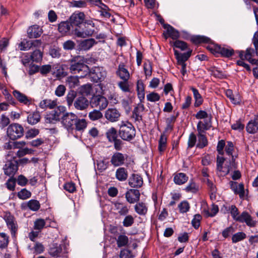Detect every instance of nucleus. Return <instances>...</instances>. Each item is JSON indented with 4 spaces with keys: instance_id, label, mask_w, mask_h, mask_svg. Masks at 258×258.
<instances>
[{
    "instance_id": "1",
    "label": "nucleus",
    "mask_w": 258,
    "mask_h": 258,
    "mask_svg": "<svg viewBox=\"0 0 258 258\" xmlns=\"http://www.w3.org/2000/svg\"><path fill=\"white\" fill-rule=\"evenodd\" d=\"M70 70L73 74H79V77L84 78L89 75L90 69L85 64L80 56H77L69 60Z\"/></svg>"
},
{
    "instance_id": "2",
    "label": "nucleus",
    "mask_w": 258,
    "mask_h": 258,
    "mask_svg": "<svg viewBox=\"0 0 258 258\" xmlns=\"http://www.w3.org/2000/svg\"><path fill=\"white\" fill-rule=\"evenodd\" d=\"M119 125V133L122 139L129 141L135 138L136 130L131 122L122 121Z\"/></svg>"
},
{
    "instance_id": "3",
    "label": "nucleus",
    "mask_w": 258,
    "mask_h": 258,
    "mask_svg": "<svg viewBox=\"0 0 258 258\" xmlns=\"http://www.w3.org/2000/svg\"><path fill=\"white\" fill-rule=\"evenodd\" d=\"M66 111V107L63 106H59L49 113L45 116V122L48 123H54L58 121L61 115L64 114Z\"/></svg>"
},
{
    "instance_id": "4",
    "label": "nucleus",
    "mask_w": 258,
    "mask_h": 258,
    "mask_svg": "<svg viewBox=\"0 0 258 258\" xmlns=\"http://www.w3.org/2000/svg\"><path fill=\"white\" fill-rule=\"evenodd\" d=\"M7 134L11 139L15 140L23 136L24 128L18 123H13L8 126Z\"/></svg>"
},
{
    "instance_id": "5",
    "label": "nucleus",
    "mask_w": 258,
    "mask_h": 258,
    "mask_svg": "<svg viewBox=\"0 0 258 258\" xmlns=\"http://www.w3.org/2000/svg\"><path fill=\"white\" fill-rule=\"evenodd\" d=\"M61 122L63 125L68 130H74V125L77 118V116L73 113L67 112L61 117Z\"/></svg>"
},
{
    "instance_id": "6",
    "label": "nucleus",
    "mask_w": 258,
    "mask_h": 258,
    "mask_svg": "<svg viewBox=\"0 0 258 258\" xmlns=\"http://www.w3.org/2000/svg\"><path fill=\"white\" fill-rule=\"evenodd\" d=\"M112 209L115 211L116 214L120 216H124L128 214L130 206L126 203L117 201L112 202Z\"/></svg>"
},
{
    "instance_id": "7",
    "label": "nucleus",
    "mask_w": 258,
    "mask_h": 258,
    "mask_svg": "<svg viewBox=\"0 0 258 258\" xmlns=\"http://www.w3.org/2000/svg\"><path fill=\"white\" fill-rule=\"evenodd\" d=\"M4 219L8 228L11 231L12 236L15 237L18 228L16 219L10 213H6L4 215Z\"/></svg>"
},
{
    "instance_id": "8",
    "label": "nucleus",
    "mask_w": 258,
    "mask_h": 258,
    "mask_svg": "<svg viewBox=\"0 0 258 258\" xmlns=\"http://www.w3.org/2000/svg\"><path fill=\"white\" fill-rule=\"evenodd\" d=\"M211 52L214 54H220L224 57H230L234 53V50L230 47H222L219 45H215L209 47Z\"/></svg>"
},
{
    "instance_id": "9",
    "label": "nucleus",
    "mask_w": 258,
    "mask_h": 258,
    "mask_svg": "<svg viewBox=\"0 0 258 258\" xmlns=\"http://www.w3.org/2000/svg\"><path fill=\"white\" fill-rule=\"evenodd\" d=\"M108 104V102L107 99L101 95L93 96L90 101V104L92 107L97 108L100 110L106 108Z\"/></svg>"
},
{
    "instance_id": "10",
    "label": "nucleus",
    "mask_w": 258,
    "mask_h": 258,
    "mask_svg": "<svg viewBox=\"0 0 258 258\" xmlns=\"http://www.w3.org/2000/svg\"><path fill=\"white\" fill-rule=\"evenodd\" d=\"M91 78L95 82L102 81L106 76V71L102 67H95L89 73Z\"/></svg>"
},
{
    "instance_id": "11",
    "label": "nucleus",
    "mask_w": 258,
    "mask_h": 258,
    "mask_svg": "<svg viewBox=\"0 0 258 258\" xmlns=\"http://www.w3.org/2000/svg\"><path fill=\"white\" fill-rule=\"evenodd\" d=\"M104 116L107 120L113 122L119 120L120 117V113L117 109L111 108H108L106 110Z\"/></svg>"
},
{
    "instance_id": "12",
    "label": "nucleus",
    "mask_w": 258,
    "mask_h": 258,
    "mask_svg": "<svg viewBox=\"0 0 258 258\" xmlns=\"http://www.w3.org/2000/svg\"><path fill=\"white\" fill-rule=\"evenodd\" d=\"M125 197L127 202L134 204L140 200V193L138 189H130L126 192Z\"/></svg>"
},
{
    "instance_id": "13",
    "label": "nucleus",
    "mask_w": 258,
    "mask_h": 258,
    "mask_svg": "<svg viewBox=\"0 0 258 258\" xmlns=\"http://www.w3.org/2000/svg\"><path fill=\"white\" fill-rule=\"evenodd\" d=\"M85 14L83 12H75L70 18V23L72 25L80 27L85 21Z\"/></svg>"
},
{
    "instance_id": "14",
    "label": "nucleus",
    "mask_w": 258,
    "mask_h": 258,
    "mask_svg": "<svg viewBox=\"0 0 258 258\" xmlns=\"http://www.w3.org/2000/svg\"><path fill=\"white\" fill-rule=\"evenodd\" d=\"M4 170L6 175L13 177L18 170L16 162L15 161L7 162L4 167Z\"/></svg>"
},
{
    "instance_id": "15",
    "label": "nucleus",
    "mask_w": 258,
    "mask_h": 258,
    "mask_svg": "<svg viewBox=\"0 0 258 258\" xmlns=\"http://www.w3.org/2000/svg\"><path fill=\"white\" fill-rule=\"evenodd\" d=\"M145 108L144 105L142 103L138 104L135 107L132 115V118L134 119L135 122H140L142 120V113L144 111Z\"/></svg>"
},
{
    "instance_id": "16",
    "label": "nucleus",
    "mask_w": 258,
    "mask_h": 258,
    "mask_svg": "<svg viewBox=\"0 0 258 258\" xmlns=\"http://www.w3.org/2000/svg\"><path fill=\"white\" fill-rule=\"evenodd\" d=\"M237 221L241 223H245L249 227H254L256 225V222L253 220L251 216L247 212H242L238 217Z\"/></svg>"
},
{
    "instance_id": "17",
    "label": "nucleus",
    "mask_w": 258,
    "mask_h": 258,
    "mask_svg": "<svg viewBox=\"0 0 258 258\" xmlns=\"http://www.w3.org/2000/svg\"><path fill=\"white\" fill-rule=\"evenodd\" d=\"M116 75L122 80H128L130 77V73L125 67L123 62H121L118 66L117 70L116 71Z\"/></svg>"
},
{
    "instance_id": "18",
    "label": "nucleus",
    "mask_w": 258,
    "mask_h": 258,
    "mask_svg": "<svg viewBox=\"0 0 258 258\" xmlns=\"http://www.w3.org/2000/svg\"><path fill=\"white\" fill-rule=\"evenodd\" d=\"M211 118V115H210L209 118L204 119L203 121H199L197 127L198 132L205 133L206 131L209 130L212 126Z\"/></svg>"
},
{
    "instance_id": "19",
    "label": "nucleus",
    "mask_w": 258,
    "mask_h": 258,
    "mask_svg": "<svg viewBox=\"0 0 258 258\" xmlns=\"http://www.w3.org/2000/svg\"><path fill=\"white\" fill-rule=\"evenodd\" d=\"M74 33L77 37L85 38L91 36L94 33V30L85 26V28L82 30H80L78 28H75Z\"/></svg>"
},
{
    "instance_id": "20",
    "label": "nucleus",
    "mask_w": 258,
    "mask_h": 258,
    "mask_svg": "<svg viewBox=\"0 0 258 258\" xmlns=\"http://www.w3.org/2000/svg\"><path fill=\"white\" fill-rule=\"evenodd\" d=\"M43 31L41 28L37 25L30 27L27 30L28 36L30 38H36L40 36Z\"/></svg>"
},
{
    "instance_id": "21",
    "label": "nucleus",
    "mask_w": 258,
    "mask_h": 258,
    "mask_svg": "<svg viewBox=\"0 0 258 258\" xmlns=\"http://www.w3.org/2000/svg\"><path fill=\"white\" fill-rule=\"evenodd\" d=\"M13 94L18 101L21 103L26 105H29L32 103V99L30 98L27 97L26 95L21 93L19 91L14 90L13 92Z\"/></svg>"
},
{
    "instance_id": "22",
    "label": "nucleus",
    "mask_w": 258,
    "mask_h": 258,
    "mask_svg": "<svg viewBox=\"0 0 258 258\" xmlns=\"http://www.w3.org/2000/svg\"><path fill=\"white\" fill-rule=\"evenodd\" d=\"M246 130L251 134H254L258 131V115L248 121L246 126Z\"/></svg>"
},
{
    "instance_id": "23",
    "label": "nucleus",
    "mask_w": 258,
    "mask_h": 258,
    "mask_svg": "<svg viewBox=\"0 0 258 258\" xmlns=\"http://www.w3.org/2000/svg\"><path fill=\"white\" fill-rule=\"evenodd\" d=\"M125 157L119 152L115 153L111 157L110 162L115 167L119 166L124 164Z\"/></svg>"
},
{
    "instance_id": "24",
    "label": "nucleus",
    "mask_w": 258,
    "mask_h": 258,
    "mask_svg": "<svg viewBox=\"0 0 258 258\" xmlns=\"http://www.w3.org/2000/svg\"><path fill=\"white\" fill-rule=\"evenodd\" d=\"M89 101L84 97L80 96L77 98L74 102L75 107L80 110L86 109L89 106Z\"/></svg>"
},
{
    "instance_id": "25",
    "label": "nucleus",
    "mask_w": 258,
    "mask_h": 258,
    "mask_svg": "<svg viewBox=\"0 0 258 258\" xmlns=\"http://www.w3.org/2000/svg\"><path fill=\"white\" fill-rule=\"evenodd\" d=\"M128 183L132 187H140L143 183V178L138 174H133L129 179Z\"/></svg>"
},
{
    "instance_id": "26",
    "label": "nucleus",
    "mask_w": 258,
    "mask_h": 258,
    "mask_svg": "<svg viewBox=\"0 0 258 258\" xmlns=\"http://www.w3.org/2000/svg\"><path fill=\"white\" fill-rule=\"evenodd\" d=\"M134 98V93H130L127 95L126 98H123L121 100L122 106L127 113H128L131 110V105L133 103Z\"/></svg>"
},
{
    "instance_id": "27",
    "label": "nucleus",
    "mask_w": 258,
    "mask_h": 258,
    "mask_svg": "<svg viewBox=\"0 0 258 258\" xmlns=\"http://www.w3.org/2000/svg\"><path fill=\"white\" fill-rule=\"evenodd\" d=\"M191 51H189L183 53H179L177 50H174V54L177 60L179 65L185 64V62L188 59L191 55Z\"/></svg>"
},
{
    "instance_id": "28",
    "label": "nucleus",
    "mask_w": 258,
    "mask_h": 258,
    "mask_svg": "<svg viewBox=\"0 0 258 258\" xmlns=\"http://www.w3.org/2000/svg\"><path fill=\"white\" fill-rule=\"evenodd\" d=\"M56 100L44 99L39 103V107L42 109H53L57 106Z\"/></svg>"
},
{
    "instance_id": "29",
    "label": "nucleus",
    "mask_w": 258,
    "mask_h": 258,
    "mask_svg": "<svg viewBox=\"0 0 258 258\" xmlns=\"http://www.w3.org/2000/svg\"><path fill=\"white\" fill-rule=\"evenodd\" d=\"M72 25L70 22L63 21L58 24V31L63 35H66L70 32L71 26Z\"/></svg>"
},
{
    "instance_id": "30",
    "label": "nucleus",
    "mask_w": 258,
    "mask_h": 258,
    "mask_svg": "<svg viewBox=\"0 0 258 258\" xmlns=\"http://www.w3.org/2000/svg\"><path fill=\"white\" fill-rule=\"evenodd\" d=\"M96 43V42L94 39L90 38L82 41L79 46L82 50H88Z\"/></svg>"
},
{
    "instance_id": "31",
    "label": "nucleus",
    "mask_w": 258,
    "mask_h": 258,
    "mask_svg": "<svg viewBox=\"0 0 258 258\" xmlns=\"http://www.w3.org/2000/svg\"><path fill=\"white\" fill-rule=\"evenodd\" d=\"M165 28L166 29V37H170L173 39H177L179 37L178 31L173 27L168 25L165 26Z\"/></svg>"
},
{
    "instance_id": "32",
    "label": "nucleus",
    "mask_w": 258,
    "mask_h": 258,
    "mask_svg": "<svg viewBox=\"0 0 258 258\" xmlns=\"http://www.w3.org/2000/svg\"><path fill=\"white\" fill-rule=\"evenodd\" d=\"M204 133L202 132L198 133V142L197 147L200 149H202L208 145V140Z\"/></svg>"
},
{
    "instance_id": "33",
    "label": "nucleus",
    "mask_w": 258,
    "mask_h": 258,
    "mask_svg": "<svg viewBox=\"0 0 258 258\" xmlns=\"http://www.w3.org/2000/svg\"><path fill=\"white\" fill-rule=\"evenodd\" d=\"M40 119V115L38 112L35 111L30 113L27 116L28 122L32 125L38 123Z\"/></svg>"
},
{
    "instance_id": "34",
    "label": "nucleus",
    "mask_w": 258,
    "mask_h": 258,
    "mask_svg": "<svg viewBox=\"0 0 258 258\" xmlns=\"http://www.w3.org/2000/svg\"><path fill=\"white\" fill-rule=\"evenodd\" d=\"M116 178L119 181H124L127 178V172L126 170L123 167H120L116 170L115 173Z\"/></svg>"
},
{
    "instance_id": "35",
    "label": "nucleus",
    "mask_w": 258,
    "mask_h": 258,
    "mask_svg": "<svg viewBox=\"0 0 258 258\" xmlns=\"http://www.w3.org/2000/svg\"><path fill=\"white\" fill-rule=\"evenodd\" d=\"M135 210L139 215H145L147 212L148 207L145 203L140 202L135 206Z\"/></svg>"
},
{
    "instance_id": "36",
    "label": "nucleus",
    "mask_w": 258,
    "mask_h": 258,
    "mask_svg": "<svg viewBox=\"0 0 258 258\" xmlns=\"http://www.w3.org/2000/svg\"><path fill=\"white\" fill-rule=\"evenodd\" d=\"M62 252V248L60 245L56 243L53 244L50 248L49 253L52 256L58 257L60 256V253Z\"/></svg>"
},
{
    "instance_id": "37",
    "label": "nucleus",
    "mask_w": 258,
    "mask_h": 258,
    "mask_svg": "<svg viewBox=\"0 0 258 258\" xmlns=\"http://www.w3.org/2000/svg\"><path fill=\"white\" fill-rule=\"evenodd\" d=\"M117 85L123 92L127 93V94L133 93L128 84V80L119 81L117 83Z\"/></svg>"
},
{
    "instance_id": "38",
    "label": "nucleus",
    "mask_w": 258,
    "mask_h": 258,
    "mask_svg": "<svg viewBox=\"0 0 258 258\" xmlns=\"http://www.w3.org/2000/svg\"><path fill=\"white\" fill-rule=\"evenodd\" d=\"M191 89L192 91L195 100L194 105L195 107H198L203 103V99L201 95L199 93V91L197 89L192 87Z\"/></svg>"
},
{
    "instance_id": "39",
    "label": "nucleus",
    "mask_w": 258,
    "mask_h": 258,
    "mask_svg": "<svg viewBox=\"0 0 258 258\" xmlns=\"http://www.w3.org/2000/svg\"><path fill=\"white\" fill-rule=\"evenodd\" d=\"M188 180V177L185 173H179L174 177V181L176 184L181 185L185 183Z\"/></svg>"
},
{
    "instance_id": "40",
    "label": "nucleus",
    "mask_w": 258,
    "mask_h": 258,
    "mask_svg": "<svg viewBox=\"0 0 258 258\" xmlns=\"http://www.w3.org/2000/svg\"><path fill=\"white\" fill-rule=\"evenodd\" d=\"M74 125V130L77 131H83L87 127V122L85 119H79L77 117Z\"/></svg>"
},
{
    "instance_id": "41",
    "label": "nucleus",
    "mask_w": 258,
    "mask_h": 258,
    "mask_svg": "<svg viewBox=\"0 0 258 258\" xmlns=\"http://www.w3.org/2000/svg\"><path fill=\"white\" fill-rule=\"evenodd\" d=\"M116 242L118 247L125 246L128 244V238L125 235H120L118 236Z\"/></svg>"
},
{
    "instance_id": "42",
    "label": "nucleus",
    "mask_w": 258,
    "mask_h": 258,
    "mask_svg": "<svg viewBox=\"0 0 258 258\" xmlns=\"http://www.w3.org/2000/svg\"><path fill=\"white\" fill-rule=\"evenodd\" d=\"M31 56V59L33 62H39L42 59L43 53L39 50H34Z\"/></svg>"
},
{
    "instance_id": "43",
    "label": "nucleus",
    "mask_w": 258,
    "mask_h": 258,
    "mask_svg": "<svg viewBox=\"0 0 258 258\" xmlns=\"http://www.w3.org/2000/svg\"><path fill=\"white\" fill-rule=\"evenodd\" d=\"M246 237V234L243 232H238L233 235L231 238L233 243H236L244 239Z\"/></svg>"
},
{
    "instance_id": "44",
    "label": "nucleus",
    "mask_w": 258,
    "mask_h": 258,
    "mask_svg": "<svg viewBox=\"0 0 258 258\" xmlns=\"http://www.w3.org/2000/svg\"><path fill=\"white\" fill-rule=\"evenodd\" d=\"M106 137L110 142H112L117 137V131L114 127L109 128L106 133Z\"/></svg>"
},
{
    "instance_id": "45",
    "label": "nucleus",
    "mask_w": 258,
    "mask_h": 258,
    "mask_svg": "<svg viewBox=\"0 0 258 258\" xmlns=\"http://www.w3.org/2000/svg\"><path fill=\"white\" fill-rule=\"evenodd\" d=\"M67 83L71 88H75L79 84V81L78 77L71 76L67 78Z\"/></svg>"
},
{
    "instance_id": "46",
    "label": "nucleus",
    "mask_w": 258,
    "mask_h": 258,
    "mask_svg": "<svg viewBox=\"0 0 258 258\" xmlns=\"http://www.w3.org/2000/svg\"><path fill=\"white\" fill-rule=\"evenodd\" d=\"M9 243V237L5 233H0V248L7 247Z\"/></svg>"
},
{
    "instance_id": "47",
    "label": "nucleus",
    "mask_w": 258,
    "mask_h": 258,
    "mask_svg": "<svg viewBox=\"0 0 258 258\" xmlns=\"http://www.w3.org/2000/svg\"><path fill=\"white\" fill-rule=\"evenodd\" d=\"M134 218L131 215H126L124 217L123 221V226L125 227H131L134 223Z\"/></svg>"
},
{
    "instance_id": "48",
    "label": "nucleus",
    "mask_w": 258,
    "mask_h": 258,
    "mask_svg": "<svg viewBox=\"0 0 258 258\" xmlns=\"http://www.w3.org/2000/svg\"><path fill=\"white\" fill-rule=\"evenodd\" d=\"M103 117L102 113L97 110H94L89 113V118L93 121L98 120Z\"/></svg>"
},
{
    "instance_id": "49",
    "label": "nucleus",
    "mask_w": 258,
    "mask_h": 258,
    "mask_svg": "<svg viewBox=\"0 0 258 258\" xmlns=\"http://www.w3.org/2000/svg\"><path fill=\"white\" fill-rule=\"evenodd\" d=\"M27 206L30 210L36 211L40 208V204L37 200H31L27 203Z\"/></svg>"
},
{
    "instance_id": "50",
    "label": "nucleus",
    "mask_w": 258,
    "mask_h": 258,
    "mask_svg": "<svg viewBox=\"0 0 258 258\" xmlns=\"http://www.w3.org/2000/svg\"><path fill=\"white\" fill-rule=\"evenodd\" d=\"M17 196L18 198L20 199L26 200L29 198L31 197V193L30 191H29L26 188H23L18 192Z\"/></svg>"
},
{
    "instance_id": "51",
    "label": "nucleus",
    "mask_w": 258,
    "mask_h": 258,
    "mask_svg": "<svg viewBox=\"0 0 258 258\" xmlns=\"http://www.w3.org/2000/svg\"><path fill=\"white\" fill-rule=\"evenodd\" d=\"M96 165L97 169L100 172H103L107 168L108 162H107L104 160H99L97 161Z\"/></svg>"
},
{
    "instance_id": "52",
    "label": "nucleus",
    "mask_w": 258,
    "mask_h": 258,
    "mask_svg": "<svg viewBox=\"0 0 258 258\" xmlns=\"http://www.w3.org/2000/svg\"><path fill=\"white\" fill-rule=\"evenodd\" d=\"M32 47L31 40H24L19 44V48L21 50H28Z\"/></svg>"
},
{
    "instance_id": "53",
    "label": "nucleus",
    "mask_w": 258,
    "mask_h": 258,
    "mask_svg": "<svg viewBox=\"0 0 258 258\" xmlns=\"http://www.w3.org/2000/svg\"><path fill=\"white\" fill-rule=\"evenodd\" d=\"M167 138L165 135H162L159 141L158 149L160 152L164 151L166 146Z\"/></svg>"
},
{
    "instance_id": "54",
    "label": "nucleus",
    "mask_w": 258,
    "mask_h": 258,
    "mask_svg": "<svg viewBox=\"0 0 258 258\" xmlns=\"http://www.w3.org/2000/svg\"><path fill=\"white\" fill-rule=\"evenodd\" d=\"M77 95V93L75 91L71 90L70 91L67 96H66V100L68 103V105L70 106L72 105L73 102L74 100V99L76 98Z\"/></svg>"
},
{
    "instance_id": "55",
    "label": "nucleus",
    "mask_w": 258,
    "mask_h": 258,
    "mask_svg": "<svg viewBox=\"0 0 258 258\" xmlns=\"http://www.w3.org/2000/svg\"><path fill=\"white\" fill-rule=\"evenodd\" d=\"M76 43L72 40H68L62 44L63 48L65 50H72L75 48Z\"/></svg>"
},
{
    "instance_id": "56",
    "label": "nucleus",
    "mask_w": 258,
    "mask_h": 258,
    "mask_svg": "<svg viewBox=\"0 0 258 258\" xmlns=\"http://www.w3.org/2000/svg\"><path fill=\"white\" fill-rule=\"evenodd\" d=\"M211 74L216 78H222L224 76L223 73L216 67H211L208 69Z\"/></svg>"
},
{
    "instance_id": "57",
    "label": "nucleus",
    "mask_w": 258,
    "mask_h": 258,
    "mask_svg": "<svg viewBox=\"0 0 258 258\" xmlns=\"http://www.w3.org/2000/svg\"><path fill=\"white\" fill-rule=\"evenodd\" d=\"M176 120V116L174 115H171L170 117L166 119V131H171L173 128L172 124L175 122Z\"/></svg>"
},
{
    "instance_id": "58",
    "label": "nucleus",
    "mask_w": 258,
    "mask_h": 258,
    "mask_svg": "<svg viewBox=\"0 0 258 258\" xmlns=\"http://www.w3.org/2000/svg\"><path fill=\"white\" fill-rule=\"evenodd\" d=\"M50 55L53 58H59L61 56V49L58 47H52L49 49Z\"/></svg>"
},
{
    "instance_id": "59",
    "label": "nucleus",
    "mask_w": 258,
    "mask_h": 258,
    "mask_svg": "<svg viewBox=\"0 0 258 258\" xmlns=\"http://www.w3.org/2000/svg\"><path fill=\"white\" fill-rule=\"evenodd\" d=\"M198 188V185L195 182L190 181L185 189L187 192H196Z\"/></svg>"
},
{
    "instance_id": "60",
    "label": "nucleus",
    "mask_w": 258,
    "mask_h": 258,
    "mask_svg": "<svg viewBox=\"0 0 258 258\" xmlns=\"http://www.w3.org/2000/svg\"><path fill=\"white\" fill-rule=\"evenodd\" d=\"M180 213H184L188 211L189 209V205L186 201L181 202L178 206Z\"/></svg>"
},
{
    "instance_id": "61",
    "label": "nucleus",
    "mask_w": 258,
    "mask_h": 258,
    "mask_svg": "<svg viewBox=\"0 0 258 258\" xmlns=\"http://www.w3.org/2000/svg\"><path fill=\"white\" fill-rule=\"evenodd\" d=\"M230 213L233 219L237 221V218L240 215H239L238 210L235 205H231V207L229 208Z\"/></svg>"
},
{
    "instance_id": "62",
    "label": "nucleus",
    "mask_w": 258,
    "mask_h": 258,
    "mask_svg": "<svg viewBox=\"0 0 258 258\" xmlns=\"http://www.w3.org/2000/svg\"><path fill=\"white\" fill-rule=\"evenodd\" d=\"M52 68L50 64L42 65L40 67V73L43 75H46L51 72Z\"/></svg>"
},
{
    "instance_id": "63",
    "label": "nucleus",
    "mask_w": 258,
    "mask_h": 258,
    "mask_svg": "<svg viewBox=\"0 0 258 258\" xmlns=\"http://www.w3.org/2000/svg\"><path fill=\"white\" fill-rule=\"evenodd\" d=\"M191 40L195 43H200L203 42H208L209 39L203 36H197L192 37Z\"/></svg>"
},
{
    "instance_id": "64",
    "label": "nucleus",
    "mask_w": 258,
    "mask_h": 258,
    "mask_svg": "<svg viewBox=\"0 0 258 258\" xmlns=\"http://www.w3.org/2000/svg\"><path fill=\"white\" fill-rule=\"evenodd\" d=\"M45 225V222L43 219H37L34 222V229L40 231L44 228Z\"/></svg>"
}]
</instances>
